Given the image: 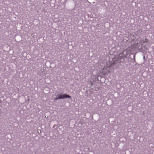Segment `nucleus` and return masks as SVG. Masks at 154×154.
I'll list each match as a JSON object with an SVG mask.
<instances>
[{
  "mask_svg": "<svg viewBox=\"0 0 154 154\" xmlns=\"http://www.w3.org/2000/svg\"><path fill=\"white\" fill-rule=\"evenodd\" d=\"M59 99H64L65 98H70L71 96L68 95L66 94H63L62 95H59Z\"/></svg>",
  "mask_w": 154,
  "mask_h": 154,
  "instance_id": "obj_1",
  "label": "nucleus"
},
{
  "mask_svg": "<svg viewBox=\"0 0 154 154\" xmlns=\"http://www.w3.org/2000/svg\"><path fill=\"white\" fill-rule=\"evenodd\" d=\"M58 99H59V96H58V97H56V98H55L54 99V100H57Z\"/></svg>",
  "mask_w": 154,
  "mask_h": 154,
  "instance_id": "obj_2",
  "label": "nucleus"
}]
</instances>
